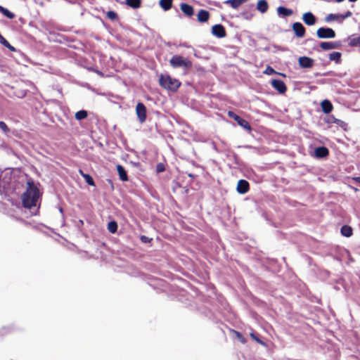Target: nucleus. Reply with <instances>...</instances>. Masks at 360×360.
<instances>
[{"label":"nucleus","mask_w":360,"mask_h":360,"mask_svg":"<svg viewBox=\"0 0 360 360\" xmlns=\"http://www.w3.org/2000/svg\"><path fill=\"white\" fill-rule=\"evenodd\" d=\"M39 198L40 192L38 187L32 179L28 180L26 190L22 194L21 198L23 207L29 209L32 215H36L38 212Z\"/></svg>","instance_id":"1"},{"label":"nucleus","mask_w":360,"mask_h":360,"mask_svg":"<svg viewBox=\"0 0 360 360\" xmlns=\"http://www.w3.org/2000/svg\"><path fill=\"white\" fill-rule=\"evenodd\" d=\"M159 82L162 88L172 91H176L181 85V82L178 79L172 78L168 75H161Z\"/></svg>","instance_id":"2"},{"label":"nucleus","mask_w":360,"mask_h":360,"mask_svg":"<svg viewBox=\"0 0 360 360\" xmlns=\"http://www.w3.org/2000/svg\"><path fill=\"white\" fill-rule=\"evenodd\" d=\"M171 66L174 68H189L191 67L192 63L188 59L184 58L181 56H173L169 60Z\"/></svg>","instance_id":"3"},{"label":"nucleus","mask_w":360,"mask_h":360,"mask_svg":"<svg viewBox=\"0 0 360 360\" xmlns=\"http://www.w3.org/2000/svg\"><path fill=\"white\" fill-rule=\"evenodd\" d=\"M316 35L319 39H333L336 34L332 28L322 27L317 30Z\"/></svg>","instance_id":"4"},{"label":"nucleus","mask_w":360,"mask_h":360,"mask_svg":"<svg viewBox=\"0 0 360 360\" xmlns=\"http://www.w3.org/2000/svg\"><path fill=\"white\" fill-rule=\"evenodd\" d=\"M228 115L230 117L233 118L238 123V124L240 125L241 127H243L248 131L251 130L250 124H249V122L247 120L242 118L241 117L236 115V113H234L232 111H229L228 112Z\"/></svg>","instance_id":"5"},{"label":"nucleus","mask_w":360,"mask_h":360,"mask_svg":"<svg viewBox=\"0 0 360 360\" xmlns=\"http://www.w3.org/2000/svg\"><path fill=\"white\" fill-rule=\"evenodd\" d=\"M136 112L139 122L143 123L146 120V108L143 103L139 102L137 103Z\"/></svg>","instance_id":"6"},{"label":"nucleus","mask_w":360,"mask_h":360,"mask_svg":"<svg viewBox=\"0 0 360 360\" xmlns=\"http://www.w3.org/2000/svg\"><path fill=\"white\" fill-rule=\"evenodd\" d=\"M271 84L272 86L276 90H277L278 91V93H280V94H284L287 90L285 83L281 79H272L271 82Z\"/></svg>","instance_id":"7"},{"label":"nucleus","mask_w":360,"mask_h":360,"mask_svg":"<svg viewBox=\"0 0 360 360\" xmlns=\"http://www.w3.org/2000/svg\"><path fill=\"white\" fill-rule=\"evenodd\" d=\"M212 33L218 38H223L226 36V31L221 24L215 25L212 28Z\"/></svg>","instance_id":"8"},{"label":"nucleus","mask_w":360,"mask_h":360,"mask_svg":"<svg viewBox=\"0 0 360 360\" xmlns=\"http://www.w3.org/2000/svg\"><path fill=\"white\" fill-rule=\"evenodd\" d=\"M298 63L302 68H311L314 65V60L307 56H302L299 58Z\"/></svg>","instance_id":"9"},{"label":"nucleus","mask_w":360,"mask_h":360,"mask_svg":"<svg viewBox=\"0 0 360 360\" xmlns=\"http://www.w3.org/2000/svg\"><path fill=\"white\" fill-rule=\"evenodd\" d=\"M292 30L297 37H302L305 34V28L301 22H296L292 24Z\"/></svg>","instance_id":"10"},{"label":"nucleus","mask_w":360,"mask_h":360,"mask_svg":"<svg viewBox=\"0 0 360 360\" xmlns=\"http://www.w3.org/2000/svg\"><path fill=\"white\" fill-rule=\"evenodd\" d=\"M340 45L339 41H322L320 47L325 51L338 49Z\"/></svg>","instance_id":"11"},{"label":"nucleus","mask_w":360,"mask_h":360,"mask_svg":"<svg viewBox=\"0 0 360 360\" xmlns=\"http://www.w3.org/2000/svg\"><path fill=\"white\" fill-rule=\"evenodd\" d=\"M302 20L307 25L311 26L316 23V18L311 12H307L303 14Z\"/></svg>","instance_id":"12"},{"label":"nucleus","mask_w":360,"mask_h":360,"mask_svg":"<svg viewBox=\"0 0 360 360\" xmlns=\"http://www.w3.org/2000/svg\"><path fill=\"white\" fill-rule=\"evenodd\" d=\"M329 154L328 149L325 146H319L315 148L314 155L317 158H324Z\"/></svg>","instance_id":"13"},{"label":"nucleus","mask_w":360,"mask_h":360,"mask_svg":"<svg viewBox=\"0 0 360 360\" xmlns=\"http://www.w3.org/2000/svg\"><path fill=\"white\" fill-rule=\"evenodd\" d=\"M249 190V183L244 179H240L238 182L237 191L240 194L246 193Z\"/></svg>","instance_id":"14"},{"label":"nucleus","mask_w":360,"mask_h":360,"mask_svg":"<svg viewBox=\"0 0 360 360\" xmlns=\"http://www.w3.org/2000/svg\"><path fill=\"white\" fill-rule=\"evenodd\" d=\"M180 8L181 11L188 17H191L194 14L193 6L186 3L181 4Z\"/></svg>","instance_id":"15"},{"label":"nucleus","mask_w":360,"mask_h":360,"mask_svg":"<svg viewBox=\"0 0 360 360\" xmlns=\"http://www.w3.org/2000/svg\"><path fill=\"white\" fill-rule=\"evenodd\" d=\"M117 173L119 175V178L121 181H128L129 179H128L127 172L125 170V169L124 168V167H122L120 165H117Z\"/></svg>","instance_id":"16"},{"label":"nucleus","mask_w":360,"mask_h":360,"mask_svg":"<svg viewBox=\"0 0 360 360\" xmlns=\"http://www.w3.org/2000/svg\"><path fill=\"white\" fill-rule=\"evenodd\" d=\"M322 111L326 113H330L333 110V105L328 100H323L321 103Z\"/></svg>","instance_id":"17"},{"label":"nucleus","mask_w":360,"mask_h":360,"mask_svg":"<svg viewBox=\"0 0 360 360\" xmlns=\"http://www.w3.org/2000/svg\"><path fill=\"white\" fill-rule=\"evenodd\" d=\"M210 13L207 11L201 9L198 13V20L200 22H205L208 20Z\"/></svg>","instance_id":"18"},{"label":"nucleus","mask_w":360,"mask_h":360,"mask_svg":"<svg viewBox=\"0 0 360 360\" xmlns=\"http://www.w3.org/2000/svg\"><path fill=\"white\" fill-rule=\"evenodd\" d=\"M247 1L248 0H226L224 1V4H229L233 8L236 9Z\"/></svg>","instance_id":"19"},{"label":"nucleus","mask_w":360,"mask_h":360,"mask_svg":"<svg viewBox=\"0 0 360 360\" xmlns=\"http://www.w3.org/2000/svg\"><path fill=\"white\" fill-rule=\"evenodd\" d=\"M269 8L268 3L266 0H259L257 5V8L262 13H264L267 11Z\"/></svg>","instance_id":"20"},{"label":"nucleus","mask_w":360,"mask_h":360,"mask_svg":"<svg viewBox=\"0 0 360 360\" xmlns=\"http://www.w3.org/2000/svg\"><path fill=\"white\" fill-rule=\"evenodd\" d=\"M173 0H160V6L165 11H169L172 7Z\"/></svg>","instance_id":"21"},{"label":"nucleus","mask_w":360,"mask_h":360,"mask_svg":"<svg viewBox=\"0 0 360 360\" xmlns=\"http://www.w3.org/2000/svg\"><path fill=\"white\" fill-rule=\"evenodd\" d=\"M277 12L279 15L283 16H290L292 14V11L290 8L283 7V6H279L277 8Z\"/></svg>","instance_id":"22"},{"label":"nucleus","mask_w":360,"mask_h":360,"mask_svg":"<svg viewBox=\"0 0 360 360\" xmlns=\"http://www.w3.org/2000/svg\"><path fill=\"white\" fill-rule=\"evenodd\" d=\"M125 4L132 8H139L141 5V0H125Z\"/></svg>","instance_id":"23"},{"label":"nucleus","mask_w":360,"mask_h":360,"mask_svg":"<svg viewBox=\"0 0 360 360\" xmlns=\"http://www.w3.org/2000/svg\"><path fill=\"white\" fill-rule=\"evenodd\" d=\"M340 233L343 236L349 237L352 235V229L347 225L342 226L340 229Z\"/></svg>","instance_id":"24"},{"label":"nucleus","mask_w":360,"mask_h":360,"mask_svg":"<svg viewBox=\"0 0 360 360\" xmlns=\"http://www.w3.org/2000/svg\"><path fill=\"white\" fill-rule=\"evenodd\" d=\"M79 173L82 175V176L84 179L86 184H88L90 186H95L94 181L89 174L84 173L83 171L81 169L79 170Z\"/></svg>","instance_id":"25"},{"label":"nucleus","mask_w":360,"mask_h":360,"mask_svg":"<svg viewBox=\"0 0 360 360\" xmlns=\"http://www.w3.org/2000/svg\"><path fill=\"white\" fill-rule=\"evenodd\" d=\"M0 13L8 19H13L15 18L14 13L8 11L7 8L0 5Z\"/></svg>","instance_id":"26"},{"label":"nucleus","mask_w":360,"mask_h":360,"mask_svg":"<svg viewBox=\"0 0 360 360\" xmlns=\"http://www.w3.org/2000/svg\"><path fill=\"white\" fill-rule=\"evenodd\" d=\"M329 59L332 61H335L336 63H340L341 61V53L333 52L330 53Z\"/></svg>","instance_id":"27"},{"label":"nucleus","mask_w":360,"mask_h":360,"mask_svg":"<svg viewBox=\"0 0 360 360\" xmlns=\"http://www.w3.org/2000/svg\"><path fill=\"white\" fill-rule=\"evenodd\" d=\"M328 122L329 123H335V124H336L338 126H340L342 127H343L344 126L347 125V124L344 121H342L341 120H339V119H337L334 116H330L328 118Z\"/></svg>","instance_id":"28"},{"label":"nucleus","mask_w":360,"mask_h":360,"mask_svg":"<svg viewBox=\"0 0 360 360\" xmlns=\"http://www.w3.org/2000/svg\"><path fill=\"white\" fill-rule=\"evenodd\" d=\"M340 14L330 13L325 18L326 22H330L333 20H340Z\"/></svg>","instance_id":"29"},{"label":"nucleus","mask_w":360,"mask_h":360,"mask_svg":"<svg viewBox=\"0 0 360 360\" xmlns=\"http://www.w3.org/2000/svg\"><path fill=\"white\" fill-rule=\"evenodd\" d=\"M87 116H88L87 111L84 110H79L75 113V118L77 120H84V119L86 118Z\"/></svg>","instance_id":"30"},{"label":"nucleus","mask_w":360,"mask_h":360,"mask_svg":"<svg viewBox=\"0 0 360 360\" xmlns=\"http://www.w3.org/2000/svg\"><path fill=\"white\" fill-rule=\"evenodd\" d=\"M108 230L112 233H115L117 231V224L115 221H110L108 224Z\"/></svg>","instance_id":"31"},{"label":"nucleus","mask_w":360,"mask_h":360,"mask_svg":"<svg viewBox=\"0 0 360 360\" xmlns=\"http://www.w3.org/2000/svg\"><path fill=\"white\" fill-rule=\"evenodd\" d=\"M349 45L351 46H360V36L350 38Z\"/></svg>","instance_id":"32"},{"label":"nucleus","mask_w":360,"mask_h":360,"mask_svg":"<svg viewBox=\"0 0 360 360\" xmlns=\"http://www.w3.org/2000/svg\"><path fill=\"white\" fill-rule=\"evenodd\" d=\"M27 90L25 89H17L14 91V95L20 98H24L27 95Z\"/></svg>","instance_id":"33"},{"label":"nucleus","mask_w":360,"mask_h":360,"mask_svg":"<svg viewBox=\"0 0 360 360\" xmlns=\"http://www.w3.org/2000/svg\"><path fill=\"white\" fill-rule=\"evenodd\" d=\"M107 17L111 20H115L117 18V14L113 11H109L107 13Z\"/></svg>","instance_id":"34"},{"label":"nucleus","mask_w":360,"mask_h":360,"mask_svg":"<svg viewBox=\"0 0 360 360\" xmlns=\"http://www.w3.org/2000/svg\"><path fill=\"white\" fill-rule=\"evenodd\" d=\"M0 129L5 133L7 134L10 131L9 128L7 127L6 124L3 122L0 121Z\"/></svg>","instance_id":"35"},{"label":"nucleus","mask_w":360,"mask_h":360,"mask_svg":"<svg viewBox=\"0 0 360 360\" xmlns=\"http://www.w3.org/2000/svg\"><path fill=\"white\" fill-rule=\"evenodd\" d=\"M264 73L268 75H271L273 74H277V72L272 68L271 66L268 65L265 70L264 71Z\"/></svg>","instance_id":"36"},{"label":"nucleus","mask_w":360,"mask_h":360,"mask_svg":"<svg viewBox=\"0 0 360 360\" xmlns=\"http://www.w3.org/2000/svg\"><path fill=\"white\" fill-rule=\"evenodd\" d=\"M250 336L252 337V339H254L257 342L264 345V343L262 340H261L259 338L257 337V335L254 333H250Z\"/></svg>","instance_id":"37"},{"label":"nucleus","mask_w":360,"mask_h":360,"mask_svg":"<svg viewBox=\"0 0 360 360\" xmlns=\"http://www.w3.org/2000/svg\"><path fill=\"white\" fill-rule=\"evenodd\" d=\"M165 170V166L164 165L160 163L157 165V167H156V171L158 173H160V172H162Z\"/></svg>","instance_id":"38"},{"label":"nucleus","mask_w":360,"mask_h":360,"mask_svg":"<svg viewBox=\"0 0 360 360\" xmlns=\"http://www.w3.org/2000/svg\"><path fill=\"white\" fill-rule=\"evenodd\" d=\"M236 337L238 338V339L242 343H245V338L243 336V335L240 333L236 331Z\"/></svg>","instance_id":"39"},{"label":"nucleus","mask_w":360,"mask_h":360,"mask_svg":"<svg viewBox=\"0 0 360 360\" xmlns=\"http://www.w3.org/2000/svg\"><path fill=\"white\" fill-rule=\"evenodd\" d=\"M352 15V12L347 11L345 14H340V20H343L345 18L350 17Z\"/></svg>","instance_id":"40"},{"label":"nucleus","mask_w":360,"mask_h":360,"mask_svg":"<svg viewBox=\"0 0 360 360\" xmlns=\"http://www.w3.org/2000/svg\"><path fill=\"white\" fill-rule=\"evenodd\" d=\"M8 41L1 35L0 36V44L3 46H6V44H8Z\"/></svg>","instance_id":"41"},{"label":"nucleus","mask_w":360,"mask_h":360,"mask_svg":"<svg viewBox=\"0 0 360 360\" xmlns=\"http://www.w3.org/2000/svg\"><path fill=\"white\" fill-rule=\"evenodd\" d=\"M141 240L143 242V243H148L151 240V239H150L149 238H148L147 236H141Z\"/></svg>","instance_id":"42"},{"label":"nucleus","mask_w":360,"mask_h":360,"mask_svg":"<svg viewBox=\"0 0 360 360\" xmlns=\"http://www.w3.org/2000/svg\"><path fill=\"white\" fill-rule=\"evenodd\" d=\"M4 46L8 48L11 51H16L15 47H13L12 45H11L9 42H8V44H6V46Z\"/></svg>","instance_id":"43"},{"label":"nucleus","mask_w":360,"mask_h":360,"mask_svg":"<svg viewBox=\"0 0 360 360\" xmlns=\"http://www.w3.org/2000/svg\"><path fill=\"white\" fill-rule=\"evenodd\" d=\"M10 330L8 328H3L1 333V335H4L6 333H7L8 332H9Z\"/></svg>","instance_id":"44"},{"label":"nucleus","mask_w":360,"mask_h":360,"mask_svg":"<svg viewBox=\"0 0 360 360\" xmlns=\"http://www.w3.org/2000/svg\"><path fill=\"white\" fill-rule=\"evenodd\" d=\"M355 181L360 184V176L356 177Z\"/></svg>","instance_id":"45"},{"label":"nucleus","mask_w":360,"mask_h":360,"mask_svg":"<svg viewBox=\"0 0 360 360\" xmlns=\"http://www.w3.org/2000/svg\"><path fill=\"white\" fill-rule=\"evenodd\" d=\"M348 1H350V2H355V1H356L357 0H348Z\"/></svg>","instance_id":"46"},{"label":"nucleus","mask_w":360,"mask_h":360,"mask_svg":"<svg viewBox=\"0 0 360 360\" xmlns=\"http://www.w3.org/2000/svg\"><path fill=\"white\" fill-rule=\"evenodd\" d=\"M335 1H336L337 2H339V3H340V2L343 1L344 0H335Z\"/></svg>","instance_id":"47"},{"label":"nucleus","mask_w":360,"mask_h":360,"mask_svg":"<svg viewBox=\"0 0 360 360\" xmlns=\"http://www.w3.org/2000/svg\"><path fill=\"white\" fill-rule=\"evenodd\" d=\"M188 176H189L190 177H191V178H193V174H188Z\"/></svg>","instance_id":"48"},{"label":"nucleus","mask_w":360,"mask_h":360,"mask_svg":"<svg viewBox=\"0 0 360 360\" xmlns=\"http://www.w3.org/2000/svg\"><path fill=\"white\" fill-rule=\"evenodd\" d=\"M194 56H195V57H198V53H194Z\"/></svg>","instance_id":"49"},{"label":"nucleus","mask_w":360,"mask_h":360,"mask_svg":"<svg viewBox=\"0 0 360 360\" xmlns=\"http://www.w3.org/2000/svg\"><path fill=\"white\" fill-rule=\"evenodd\" d=\"M79 224H83V221H82V220H80V221H79Z\"/></svg>","instance_id":"50"},{"label":"nucleus","mask_w":360,"mask_h":360,"mask_svg":"<svg viewBox=\"0 0 360 360\" xmlns=\"http://www.w3.org/2000/svg\"><path fill=\"white\" fill-rule=\"evenodd\" d=\"M59 210H60V212H63V209L62 208H60Z\"/></svg>","instance_id":"51"},{"label":"nucleus","mask_w":360,"mask_h":360,"mask_svg":"<svg viewBox=\"0 0 360 360\" xmlns=\"http://www.w3.org/2000/svg\"><path fill=\"white\" fill-rule=\"evenodd\" d=\"M183 46H184V47H188V46L187 45H186V44H184Z\"/></svg>","instance_id":"52"}]
</instances>
